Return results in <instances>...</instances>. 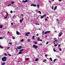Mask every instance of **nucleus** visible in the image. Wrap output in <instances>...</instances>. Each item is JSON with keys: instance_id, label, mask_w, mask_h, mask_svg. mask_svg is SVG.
I'll return each instance as SVG.
<instances>
[{"instance_id": "f257e3e1", "label": "nucleus", "mask_w": 65, "mask_h": 65, "mask_svg": "<svg viewBox=\"0 0 65 65\" xmlns=\"http://www.w3.org/2000/svg\"><path fill=\"white\" fill-rule=\"evenodd\" d=\"M7 58L5 56H4L3 58H2V60L3 62H5L6 61Z\"/></svg>"}, {"instance_id": "f03ea898", "label": "nucleus", "mask_w": 65, "mask_h": 65, "mask_svg": "<svg viewBox=\"0 0 65 65\" xmlns=\"http://www.w3.org/2000/svg\"><path fill=\"white\" fill-rule=\"evenodd\" d=\"M34 47L36 49L38 47V46H36V45H33V46H32V48H34Z\"/></svg>"}, {"instance_id": "7ed1b4c3", "label": "nucleus", "mask_w": 65, "mask_h": 65, "mask_svg": "<svg viewBox=\"0 0 65 65\" xmlns=\"http://www.w3.org/2000/svg\"><path fill=\"white\" fill-rule=\"evenodd\" d=\"M45 16H46V14H44L43 15L41 16L40 17L41 19H43V18L44 17H45Z\"/></svg>"}, {"instance_id": "20e7f679", "label": "nucleus", "mask_w": 65, "mask_h": 65, "mask_svg": "<svg viewBox=\"0 0 65 65\" xmlns=\"http://www.w3.org/2000/svg\"><path fill=\"white\" fill-rule=\"evenodd\" d=\"M17 49H18V50H20V49H21L22 48V46H18L17 47Z\"/></svg>"}, {"instance_id": "39448f33", "label": "nucleus", "mask_w": 65, "mask_h": 65, "mask_svg": "<svg viewBox=\"0 0 65 65\" xmlns=\"http://www.w3.org/2000/svg\"><path fill=\"white\" fill-rule=\"evenodd\" d=\"M56 21L58 24H59V23H60V21L59 19H56Z\"/></svg>"}, {"instance_id": "423d86ee", "label": "nucleus", "mask_w": 65, "mask_h": 65, "mask_svg": "<svg viewBox=\"0 0 65 65\" xmlns=\"http://www.w3.org/2000/svg\"><path fill=\"white\" fill-rule=\"evenodd\" d=\"M31 6H34V7H36V5L34 4H31Z\"/></svg>"}, {"instance_id": "0eeeda50", "label": "nucleus", "mask_w": 65, "mask_h": 65, "mask_svg": "<svg viewBox=\"0 0 65 65\" xmlns=\"http://www.w3.org/2000/svg\"><path fill=\"white\" fill-rule=\"evenodd\" d=\"M16 34L17 35H20V33H19V32L18 31H16Z\"/></svg>"}, {"instance_id": "6e6552de", "label": "nucleus", "mask_w": 65, "mask_h": 65, "mask_svg": "<svg viewBox=\"0 0 65 65\" xmlns=\"http://www.w3.org/2000/svg\"><path fill=\"white\" fill-rule=\"evenodd\" d=\"M0 48H4L3 47V46H2V45H0Z\"/></svg>"}, {"instance_id": "1a4fd4ad", "label": "nucleus", "mask_w": 65, "mask_h": 65, "mask_svg": "<svg viewBox=\"0 0 65 65\" xmlns=\"http://www.w3.org/2000/svg\"><path fill=\"white\" fill-rule=\"evenodd\" d=\"M19 54H23V53L22 52L20 51V52L19 53Z\"/></svg>"}, {"instance_id": "9d476101", "label": "nucleus", "mask_w": 65, "mask_h": 65, "mask_svg": "<svg viewBox=\"0 0 65 65\" xmlns=\"http://www.w3.org/2000/svg\"><path fill=\"white\" fill-rule=\"evenodd\" d=\"M24 49H21L20 50V52H22L23 51H24Z\"/></svg>"}, {"instance_id": "9b49d317", "label": "nucleus", "mask_w": 65, "mask_h": 65, "mask_svg": "<svg viewBox=\"0 0 65 65\" xmlns=\"http://www.w3.org/2000/svg\"><path fill=\"white\" fill-rule=\"evenodd\" d=\"M42 35H44V34H45V33H44V31H43L42 32Z\"/></svg>"}, {"instance_id": "f8f14e48", "label": "nucleus", "mask_w": 65, "mask_h": 65, "mask_svg": "<svg viewBox=\"0 0 65 65\" xmlns=\"http://www.w3.org/2000/svg\"><path fill=\"white\" fill-rule=\"evenodd\" d=\"M27 40L29 42H31V40L30 39H28Z\"/></svg>"}, {"instance_id": "ddd939ff", "label": "nucleus", "mask_w": 65, "mask_h": 65, "mask_svg": "<svg viewBox=\"0 0 65 65\" xmlns=\"http://www.w3.org/2000/svg\"><path fill=\"white\" fill-rule=\"evenodd\" d=\"M57 6H55L54 9V10H56V9H57Z\"/></svg>"}, {"instance_id": "4468645a", "label": "nucleus", "mask_w": 65, "mask_h": 65, "mask_svg": "<svg viewBox=\"0 0 65 65\" xmlns=\"http://www.w3.org/2000/svg\"><path fill=\"white\" fill-rule=\"evenodd\" d=\"M2 27H3V25H1L0 26V29L2 28Z\"/></svg>"}, {"instance_id": "2eb2a0df", "label": "nucleus", "mask_w": 65, "mask_h": 65, "mask_svg": "<svg viewBox=\"0 0 65 65\" xmlns=\"http://www.w3.org/2000/svg\"><path fill=\"white\" fill-rule=\"evenodd\" d=\"M39 13L40 14H41V11H38Z\"/></svg>"}, {"instance_id": "dca6fc26", "label": "nucleus", "mask_w": 65, "mask_h": 65, "mask_svg": "<svg viewBox=\"0 0 65 65\" xmlns=\"http://www.w3.org/2000/svg\"><path fill=\"white\" fill-rule=\"evenodd\" d=\"M26 2H27V3H29V2H28L29 1L28 0H25Z\"/></svg>"}, {"instance_id": "f3484780", "label": "nucleus", "mask_w": 65, "mask_h": 65, "mask_svg": "<svg viewBox=\"0 0 65 65\" xmlns=\"http://www.w3.org/2000/svg\"><path fill=\"white\" fill-rule=\"evenodd\" d=\"M50 60L51 61H53V60H52V58H50Z\"/></svg>"}, {"instance_id": "a211bd4d", "label": "nucleus", "mask_w": 65, "mask_h": 65, "mask_svg": "<svg viewBox=\"0 0 65 65\" xmlns=\"http://www.w3.org/2000/svg\"><path fill=\"white\" fill-rule=\"evenodd\" d=\"M32 39H35V36H32Z\"/></svg>"}, {"instance_id": "6ab92c4d", "label": "nucleus", "mask_w": 65, "mask_h": 65, "mask_svg": "<svg viewBox=\"0 0 65 65\" xmlns=\"http://www.w3.org/2000/svg\"><path fill=\"white\" fill-rule=\"evenodd\" d=\"M26 34H30V32H27L26 33Z\"/></svg>"}, {"instance_id": "aec40b11", "label": "nucleus", "mask_w": 65, "mask_h": 65, "mask_svg": "<svg viewBox=\"0 0 65 65\" xmlns=\"http://www.w3.org/2000/svg\"><path fill=\"white\" fill-rule=\"evenodd\" d=\"M5 64V62H3L2 64V65H4Z\"/></svg>"}, {"instance_id": "412c9836", "label": "nucleus", "mask_w": 65, "mask_h": 65, "mask_svg": "<svg viewBox=\"0 0 65 65\" xmlns=\"http://www.w3.org/2000/svg\"><path fill=\"white\" fill-rule=\"evenodd\" d=\"M38 58H37L35 60V61H38Z\"/></svg>"}, {"instance_id": "4be33fe9", "label": "nucleus", "mask_w": 65, "mask_h": 65, "mask_svg": "<svg viewBox=\"0 0 65 65\" xmlns=\"http://www.w3.org/2000/svg\"><path fill=\"white\" fill-rule=\"evenodd\" d=\"M37 7H38V8H39V5H37Z\"/></svg>"}, {"instance_id": "5701e85b", "label": "nucleus", "mask_w": 65, "mask_h": 65, "mask_svg": "<svg viewBox=\"0 0 65 65\" xmlns=\"http://www.w3.org/2000/svg\"><path fill=\"white\" fill-rule=\"evenodd\" d=\"M55 42H58V40H55Z\"/></svg>"}, {"instance_id": "b1692460", "label": "nucleus", "mask_w": 65, "mask_h": 65, "mask_svg": "<svg viewBox=\"0 0 65 65\" xmlns=\"http://www.w3.org/2000/svg\"><path fill=\"white\" fill-rule=\"evenodd\" d=\"M22 2H23V3H26V1H25L24 0L22 1Z\"/></svg>"}, {"instance_id": "393cba45", "label": "nucleus", "mask_w": 65, "mask_h": 65, "mask_svg": "<svg viewBox=\"0 0 65 65\" xmlns=\"http://www.w3.org/2000/svg\"><path fill=\"white\" fill-rule=\"evenodd\" d=\"M39 40H40V38H39V37L38 39H37V40H38V41H39Z\"/></svg>"}, {"instance_id": "a878e982", "label": "nucleus", "mask_w": 65, "mask_h": 65, "mask_svg": "<svg viewBox=\"0 0 65 65\" xmlns=\"http://www.w3.org/2000/svg\"><path fill=\"white\" fill-rule=\"evenodd\" d=\"M4 55H5V56H7V54H6V53H5L4 54Z\"/></svg>"}, {"instance_id": "bb28decb", "label": "nucleus", "mask_w": 65, "mask_h": 65, "mask_svg": "<svg viewBox=\"0 0 65 65\" xmlns=\"http://www.w3.org/2000/svg\"><path fill=\"white\" fill-rule=\"evenodd\" d=\"M29 59L28 58H26V59L25 60H28Z\"/></svg>"}, {"instance_id": "cd10ccee", "label": "nucleus", "mask_w": 65, "mask_h": 65, "mask_svg": "<svg viewBox=\"0 0 65 65\" xmlns=\"http://www.w3.org/2000/svg\"><path fill=\"white\" fill-rule=\"evenodd\" d=\"M56 60H57V59H55L54 60V62H56Z\"/></svg>"}, {"instance_id": "c85d7f7f", "label": "nucleus", "mask_w": 65, "mask_h": 65, "mask_svg": "<svg viewBox=\"0 0 65 65\" xmlns=\"http://www.w3.org/2000/svg\"><path fill=\"white\" fill-rule=\"evenodd\" d=\"M46 59H44V61H43V62H44V61H46Z\"/></svg>"}, {"instance_id": "c756f323", "label": "nucleus", "mask_w": 65, "mask_h": 65, "mask_svg": "<svg viewBox=\"0 0 65 65\" xmlns=\"http://www.w3.org/2000/svg\"><path fill=\"white\" fill-rule=\"evenodd\" d=\"M9 44H10V45H11V44H12V43H11V42H9Z\"/></svg>"}, {"instance_id": "7c9ffc66", "label": "nucleus", "mask_w": 65, "mask_h": 65, "mask_svg": "<svg viewBox=\"0 0 65 65\" xmlns=\"http://www.w3.org/2000/svg\"><path fill=\"white\" fill-rule=\"evenodd\" d=\"M20 22L21 23H22V21L21 20H20Z\"/></svg>"}, {"instance_id": "2f4dec72", "label": "nucleus", "mask_w": 65, "mask_h": 65, "mask_svg": "<svg viewBox=\"0 0 65 65\" xmlns=\"http://www.w3.org/2000/svg\"><path fill=\"white\" fill-rule=\"evenodd\" d=\"M35 44H37V42L36 41H35Z\"/></svg>"}, {"instance_id": "473e14b6", "label": "nucleus", "mask_w": 65, "mask_h": 65, "mask_svg": "<svg viewBox=\"0 0 65 65\" xmlns=\"http://www.w3.org/2000/svg\"><path fill=\"white\" fill-rule=\"evenodd\" d=\"M3 39V38L2 37H0V39Z\"/></svg>"}, {"instance_id": "72a5a7b5", "label": "nucleus", "mask_w": 65, "mask_h": 65, "mask_svg": "<svg viewBox=\"0 0 65 65\" xmlns=\"http://www.w3.org/2000/svg\"><path fill=\"white\" fill-rule=\"evenodd\" d=\"M53 51L54 52H56V50H55V49H53Z\"/></svg>"}, {"instance_id": "f704fd0d", "label": "nucleus", "mask_w": 65, "mask_h": 65, "mask_svg": "<svg viewBox=\"0 0 65 65\" xmlns=\"http://www.w3.org/2000/svg\"><path fill=\"white\" fill-rule=\"evenodd\" d=\"M46 32L47 33H50L51 32V31H47Z\"/></svg>"}, {"instance_id": "c9c22d12", "label": "nucleus", "mask_w": 65, "mask_h": 65, "mask_svg": "<svg viewBox=\"0 0 65 65\" xmlns=\"http://www.w3.org/2000/svg\"><path fill=\"white\" fill-rule=\"evenodd\" d=\"M35 24L37 25H40L39 23H36Z\"/></svg>"}, {"instance_id": "e433bc0d", "label": "nucleus", "mask_w": 65, "mask_h": 65, "mask_svg": "<svg viewBox=\"0 0 65 65\" xmlns=\"http://www.w3.org/2000/svg\"><path fill=\"white\" fill-rule=\"evenodd\" d=\"M11 4H14V2H12L11 3Z\"/></svg>"}, {"instance_id": "4c0bfd02", "label": "nucleus", "mask_w": 65, "mask_h": 65, "mask_svg": "<svg viewBox=\"0 0 65 65\" xmlns=\"http://www.w3.org/2000/svg\"><path fill=\"white\" fill-rule=\"evenodd\" d=\"M57 45H58V44H55L54 45V46H57Z\"/></svg>"}, {"instance_id": "58836bf2", "label": "nucleus", "mask_w": 65, "mask_h": 65, "mask_svg": "<svg viewBox=\"0 0 65 65\" xmlns=\"http://www.w3.org/2000/svg\"><path fill=\"white\" fill-rule=\"evenodd\" d=\"M12 38L13 39H15V37H12Z\"/></svg>"}, {"instance_id": "ea45409f", "label": "nucleus", "mask_w": 65, "mask_h": 65, "mask_svg": "<svg viewBox=\"0 0 65 65\" xmlns=\"http://www.w3.org/2000/svg\"><path fill=\"white\" fill-rule=\"evenodd\" d=\"M62 35V34H60L59 35V37H60V36H61Z\"/></svg>"}, {"instance_id": "a19ab883", "label": "nucleus", "mask_w": 65, "mask_h": 65, "mask_svg": "<svg viewBox=\"0 0 65 65\" xmlns=\"http://www.w3.org/2000/svg\"><path fill=\"white\" fill-rule=\"evenodd\" d=\"M9 48H10V47H7V50H9Z\"/></svg>"}, {"instance_id": "79ce46f5", "label": "nucleus", "mask_w": 65, "mask_h": 65, "mask_svg": "<svg viewBox=\"0 0 65 65\" xmlns=\"http://www.w3.org/2000/svg\"><path fill=\"white\" fill-rule=\"evenodd\" d=\"M10 13H13V12L12 11H10Z\"/></svg>"}, {"instance_id": "37998d69", "label": "nucleus", "mask_w": 65, "mask_h": 65, "mask_svg": "<svg viewBox=\"0 0 65 65\" xmlns=\"http://www.w3.org/2000/svg\"><path fill=\"white\" fill-rule=\"evenodd\" d=\"M45 21H47V19H45Z\"/></svg>"}, {"instance_id": "c03bdc74", "label": "nucleus", "mask_w": 65, "mask_h": 65, "mask_svg": "<svg viewBox=\"0 0 65 65\" xmlns=\"http://www.w3.org/2000/svg\"><path fill=\"white\" fill-rule=\"evenodd\" d=\"M59 50L60 51H62V49H61V48H59Z\"/></svg>"}, {"instance_id": "a18cd8bd", "label": "nucleus", "mask_w": 65, "mask_h": 65, "mask_svg": "<svg viewBox=\"0 0 65 65\" xmlns=\"http://www.w3.org/2000/svg\"><path fill=\"white\" fill-rule=\"evenodd\" d=\"M6 13L7 14L8 16V13H7V12H6Z\"/></svg>"}, {"instance_id": "49530a36", "label": "nucleus", "mask_w": 65, "mask_h": 65, "mask_svg": "<svg viewBox=\"0 0 65 65\" xmlns=\"http://www.w3.org/2000/svg\"><path fill=\"white\" fill-rule=\"evenodd\" d=\"M59 2H61L62 1V0H58Z\"/></svg>"}, {"instance_id": "de8ad7c7", "label": "nucleus", "mask_w": 65, "mask_h": 65, "mask_svg": "<svg viewBox=\"0 0 65 65\" xmlns=\"http://www.w3.org/2000/svg\"><path fill=\"white\" fill-rule=\"evenodd\" d=\"M21 42H23V41H24V40L23 39H22L21 40Z\"/></svg>"}, {"instance_id": "09e8293b", "label": "nucleus", "mask_w": 65, "mask_h": 65, "mask_svg": "<svg viewBox=\"0 0 65 65\" xmlns=\"http://www.w3.org/2000/svg\"><path fill=\"white\" fill-rule=\"evenodd\" d=\"M15 49L16 50V51H18V48H15Z\"/></svg>"}, {"instance_id": "8fccbe9b", "label": "nucleus", "mask_w": 65, "mask_h": 65, "mask_svg": "<svg viewBox=\"0 0 65 65\" xmlns=\"http://www.w3.org/2000/svg\"><path fill=\"white\" fill-rule=\"evenodd\" d=\"M8 55L9 56H11V55H10V54H8Z\"/></svg>"}, {"instance_id": "3c124183", "label": "nucleus", "mask_w": 65, "mask_h": 65, "mask_svg": "<svg viewBox=\"0 0 65 65\" xmlns=\"http://www.w3.org/2000/svg\"><path fill=\"white\" fill-rule=\"evenodd\" d=\"M11 4H9L8 5V6H10V5H11Z\"/></svg>"}, {"instance_id": "603ef678", "label": "nucleus", "mask_w": 65, "mask_h": 65, "mask_svg": "<svg viewBox=\"0 0 65 65\" xmlns=\"http://www.w3.org/2000/svg\"><path fill=\"white\" fill-rule=\"evenodd\" d=\"M25 35L26 36H28V35H27V34H25Z\"/></svg>"}, {"instance_id": "864d4df0", "label": "nucleus", "mask_w": 65, "mask_h": 65, "mask_svg": "<svg viewBox=\"0 0 65 65\" xmlns=\"http://www.w3.org/2000/svg\"><path fill=\"white\" fill-rule=\"evenodd\" d=\"M39 41H42V40L41 39H40L39 40Z\"/></svg>"}, {"instance_id": "5fc2aeb1", "label": "nucleus", "mask_w": 65, "mask_h": 65, "mask_svg": "<svg viewBox=\"0 0 65 65\" xmlns=\"http://www.w3.org/2000/svg\"><path fill=\"white\" fill-rule=\"evenodd\" d=\"M11 25H13V23H11Z\"/></svg>"}, {"instance_id": "6e6d98bb", "label": "nucleus", "mask_w": 65, "mask_h": 65, "mask_svg": "<svg viewBox=\"0 0 65 65\" xmlns=\"http://www.w3.org/2000/svg\"><path fill=\"white\" fill-rule=\"evenodd\" d=\"M48 41H47V43H46V44H48Z\"/></svg>"}, {"instance_id": "4d7b16f0", "label": "nucleus", "mask_w": 65, "mask_h": 65, "mask_svg": "<svg viewBox=\"0 0 65 65\" xmlns=\"http://www.w3.org/2000/svg\"><path fill=\"white\" fill-rule=\"evenodd\" d=\"M4 18H5V19H7V17H4Z\"/></svg>"}, {"instance_id": "13d9d810", "label": "nucleus", "mask_w": 65, "mask_h": 65, "mask_svg": "<svg viewBox=\"0 0 65 65\" xmlns=\"http://www.w3.org/2000/svg\"><path fill=\"white\" fill-rule=\"evenodd\" d=\"M53 7H53V6H52V9H53Z\"/></svg>"}, {"instance_id": "bf43d9fd", "label": "nucleus", "mask_w": 65, "mask_h": 65, "mask_svg": "<svg viewBox=\"0 0 65 65\" xmlns=\"http://www.w3.org/2000/svg\"><path fill=\"white\" fill-rule=\"evenodd\" d=\"M39 35V34H37V36H38Z\"/></svg>"}, {"instance_id": "052dcab7", "label": "nucleus", "mask_w": 65, "mask_h": 65, "mask_svg": "<svg viewBox=\"0 0 65 65\" xmlns=\"http://www.w3.org/2000/svg\"><path fill=\"white\" fill-rule=\"evenodd\" d=\"M48 2H49V3H51V1H49Z\"/></svg>"}, {"instance_id": "680f3d73", "label": "nucleus", "mask_w": 65, "mask_h": 65, "mask_svg": "<svg viewBox=\"0 0 65 65\" xmlns=\"http://www.w3.org/2000/svg\"><path fill=\"white\" fill-rule=\"evenodd\" d=\"M21 20H22V21H23V20H24V19H22Z\"/></svg>"}, {"instance_id": "e2e57ef3", "label": "nucleus", "mask_w": 65, "mask_h": 65, "mask_svg": "<svg viewBox=\"0 0 65 65\" xmlns=\"http://www.w3.org/2000/svg\"><path fill=\"white\" fill-rule=\"evenodd\" d=\"M16 7V9H18V7Z\"/></svg>"}, {"instance_id": "0e129e2a", "label": "nucleus", "mask_w": 65, "mask_h": 65, "mask_svg": "<svg viewBox=\"0 0 65 65\" xmlns=\"http://www.w3.org/2000/svg\"><path fill=\"white\" fill-rule=\"evenodd\" d=\"M47 33V32L46 31L45 32V34H46Z\"/></svg>"}, {"instance_id": "69168bd1", "label": "nucleus", "mask_w": 65, "mask_h": 65, "mask_svg": "<svg viewBox=\"0 0 65 65\" xmlns=\"http://www.w3.org/2000/svg\"><path fill=\"white\" fill-rule=\"evenodd\" d=\"M45 57H46L47 56V55H45Z\"/></svg>"}, {"instance_id": "338daca9", "label": "nucleus", "mask_w": 65, "mask_h": 65, "mask_svg": "<svg viewBox=\"0 0 65 65\" xmlns=\"http://www.w3.org/2000/svg\"><path fill=\"white\" fill-rule=\"evenodd\" d=\"M21 15V16H22V17H23V14H22Z\"/></svg>"}, {"instance_id": "774afa93", "label": "nucleus", "mask_w": 65, "mask_h": 65, "mask_svg": "<svg viewBox=\"0 0 65 65\" xmlns=\"http://www.w3.org/2000/svg\"><path fill=\"white\" fill-rule=\"evenodd\" d=\"M13 18H14V17H15V16L13 15Z\"/></svg>"}]
</instances>
